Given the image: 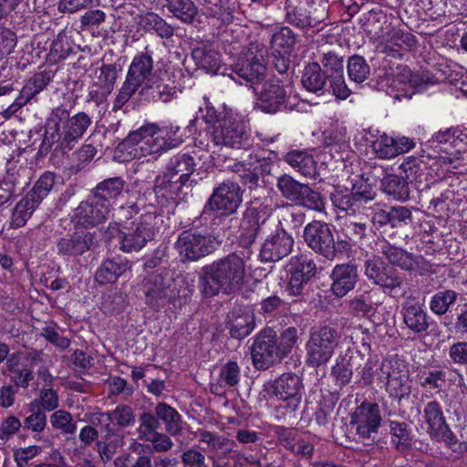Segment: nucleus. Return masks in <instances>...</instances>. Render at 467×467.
<instances>
[{"label": "nucleus", "mask_w": 467, "mask_h": 467, "mask_svg": "<svg viewBox=\"0 0 467 467\" xmlns=\"http://www.w3.org/2000/svg\"><path fill=\"white\" fill-rule=\"evenodd\" d=\"M414 45V36L402 30H393L390 38L388 40V47L398 53L409 51Z\"/></svg>", "instance_id": "680f3d73"}, {"label": "nucleus", "mask_w": 467, "mask_h": 467, "mask_svg": "<svg viewBox=\"0 0 467 467\" xmlns=\"http://www.w3.org/2000/svg\"><path fill=\"white\" fill-rule=\"evenodd\" d=\"M285 161L305 177L316 178L317 175V162L311 155L302 151H293L285 156Z\"/></svg>", "instance_id": "c03bdc74"}, {"label": "nucleus", "mask_w": 467, "mask_h": 467, "mask_svg": "<svg viewBox=\"0 0 467 467\" xmlns=\"http://www.w3.org/2000/svg\"><path fill=\"white\" fill-rule=\"evenodd\" d=\"M401 314L406 327L413 333L422 334L428 330L430 317L419 302L406 301L402 305Z\"/></svg>", "instance_id": "cd10ccee"}, {"label": "nucleus", "mask_w": 467, "mask_h": 467, "mask_svg": "<svg viewBox=\"0 0 467 467\" xmlns=\"http://www.w3.org/2000/svg\"><path fill=\"white\" fill-rule=\"evenodd\" d=\"M363 355L360 351L348 350L345 355H341L337 358L336 364L332 367L331 374L336 379L337 384L345 386L348 384L352 379L353 369H358Z\"/></svg>", "instance_id": "c85d7f7f"}, {"label": "nucleus", "mask_w": 467, "mask_h": 467, "mask_svg": "<svg viewBox=\"0 0 467 467\" xmlns=\"http://www.w3.org/2000/svg\"><path fill=\"white\" fill-rule=\"evenodd\" d=\"M27 170L20 168L9 170L0 182V206L6 203L12 197L18 194L27 184Z\"/></svg>", "instance_id": "7c9ffc66"}, {"label": "nucleus", "mask_w": 467, "mask_h": 467, "mask_svg": "<svg viewBox=\"0 0 467 467\" xmlns=\"http://www.w3.org/2000/svg\"><path fill=\"white\" fill-rule=\"evenodd\" d=\"M139 24L145 31L153 30L161 38H171L174 34L173 27L152 12L141 16Z\"/></svg>", "instance_id": "a18cd8bd"}, {"label": "nucleus", "mask_w": 467, "mask_h": 467, "mask_svg": "<svg viewBox=\"0 0 467 467\" xmlns=\"http://www.w3.org/2000/svg\"><path fill=\"white\" fill-rule=\"evenodd\" d=\"M152 71L153 59L146 47L145 52L133 57L125 82L114 100L112 109L114 111L120 109L145 82L154 77Z\"/></svg>", "instance_id": "1a4fd4ad"}, {"label": "nucleus", "mask_w": 467, "mask_h": 467, "mask_svg": "<svg viewBox=\"0 0 467 467\" xmlns=\"http://www.w3.org/2000/svg\"><path fill=\"white\" fill-rule=\"evenodd\" d=\"M294 202L299 206L317 212L324 211L326 204L325 198L322 194L305 183H303Z\"/></svg>", "instance_id": "de8ad7c7"}, {"label": "nucleus", "mask_w": 467, "mask_h": 467, "mask_svg": "<svg viewBox=\"0 0 467 467\" xmlns=\"http://www.w3.org/2000/svg\"><path fill=\"white\" fill-rule=\"evenodd\" d=\"M265 47L257 42H252L238 55L232 65L234 73L246 83H259L265 77L266 67Z\"/></svg>", "instance_id": "9b49d317"}, {"label": "nucleus", "mask_w": 467, "mask_h": 467, "mask_svg": "<svg viewBox=\"0 0 467 467\" xmlns=\"http://www.w3.org/2000/svg\"><path fill=\"white\" fill-rule=\"evenodd\" d=\"M315 0H286V21L296 27H316L323 20L324 15L312 10Z\"/></svg>", "instance_id": "5701e85b"}, {"label": "nucleus", "mask_w": 467, "mask_h": 467, "mask_svg": "<svg viewBox=\"0 0 467 467\" xmlns=\"http://www.w3.org/2000/svg\"><path fill=\"white\" fill-rule=\"evenodd\" d=\"M374 293L372 290L363 291L361 294L353 296L348 301V308L355 315L367 316L375 312L379 303L373 300Z\"/></svg>", "instance_id": "8fccbe9b"}, {"label": "nucleus", "mask_w": 467, "mask_h": 467, "mask_svg": "<svg viewBox=\"0 0 467 467\" xmlns=\"http://www.w3.org/2000/svg\"><path fill=\"white\" fill-rule=\"evenodd\" d=\"M175 290L171 279L155 275L146 285V303L151 308L159 309L167 303L174 302Z\"/></svg>", "instance_id": "393cba45"}, {"label": "nucleus", "mask_w": 467, "mask_h": 467, "mask_svg": "<svg viewBox=\"0 0 467 467\" xmlns=\"http://www.w3.org/2000/svg\"><path fill=\"white\" fill-rule=\"evenodd\" d=\"M372 149L380 159H391L399 155L395 148V139L386 134L379 136L372 144Z\"/></svg>", "instance_id": "0e129e2a"}, {"label": "nucleus", "mask_w": 467, "mask_h": 467, "mask_svg": "<svg viewBox=\"0 0 467 467\" xmlns=\"http://www.w3.org/2000/svg\"><path fill=\"white\" fill-rule=\"evenodd\" d=\"M253 364L265 370L284 358L277 344L276 333L271 328L262 330L255 337L251 350Z\"/></svg>", "instance_id": "f3484780"}, {"label": "nucleus", "mask_w": 467, "mask_h": 467, "mask_svg": "<svg viewBox=\"0 0 467 467\" xmlns=\"http://www.w3.org/2000/svg\"><path fill=\"white\" fill-rule=\"evenodd\" d=\"M381 189L397 201L405 202L410 196L408 181L395 174H389L381 180Z\"/></svg>", "instance_id": "ea45409f"}, {"label": "nucleus", "mask_w": 467, "mask_h": 467, "mask_svg": "<svg viewBox=\"0 0 467 467\" xmlns=\"http://www.w3.org/2000/svg\"><path fill=\"white\" fill-rule=\"evenodd\" d=\"M196 162L188 153H179L172 156L167 163L166 170L187 182L194 172Z\"/></svg>", "instance_id": "4c0bfd02"}, {"label": "nucleus", "mask_w": 467, "mask_h": 467, "mask_svg": "<svg viewBox=\"0 0 467 467\" xmlns=\"http://www.w3.org/2000/svg\"><path fill=\"white\" fill-rule=\"evenodd\" d=\"M185 182L172 173L166 171L157 176L154 183V192L158 198H162L166 201H176L179 198Z\"/></svg>", "instance_id": "473e14b6"}, {"label": "nucleus", "mask_w": 467, "mask_h": 467, "mask_svg": "<svg viewBox=\"0 0 467 467\" xmlns=\"http://www.w3.org/2000/svg\"><path fill=\"white\" fill-rule=\"evenodd\" d=\"M98 246L95 232L76 230L57 241V249L59 255L77 258L94 250Z\"/></svg>", "instance_id": "aec40b11"}, {"label": "nucleus", "mask_w": 467, "mask_h": 467, "mask_svg": "<svg viewBox=\"0 0 467 467\" xmlns=\"http://www.w3.org/2000/svg\"><path fill=\"white\" fill-rule=\"evenodd\" d=\"M240 378V367L235 361H229L222 367L218 381L211 384V391L216 395H221L224 393L226 389L236 386Z\"/></svg>", "instance_id": "c9c22d12"}, {"label": "nucleus", "mask_w": 467, "mask_h": 467, "mask_svg": "<svg viewBox=\"0 0 467 467\" xmlns=\"http://www.w3.org/2000/svg\"><path fill=\"white\" fill-rule=\"evenodd\" d=\"M101 440L96 443L97 451L104 462L112 460L118 450L125 444L124 432L109 422L101 427Z\"/></svg>", "instance_id": "bb28decb"}, {"label": "nucleus", "mask_w": 467, "mask_h": 467, "mask_svg": "<svg viewBox=\"0 0 467 467\" xmlns=\"http://www.w3.org/2000/svg\"><path fill=\"white\" fill-rule=\"evenodd\" d=\"M381 374L386 379V390L399 400L409 397L410 393V380L406 366L399 360H386L380 367Z\"/></svg>", "instance_id": "6ab92c4d"}, {"label": "nucleus", "mask_w": 467, "mask_h": 467, "mask_svg": "<svg viewBox=\"0 0 467 467\" xmlns=\"http://www.w3.org/2000/svg\"><path fill=\"white\" fill-rule=\"evenodd\" d=\"M405 179L410 182H421L425 177L427 164L420 158L409 156L400 165Z\"/></svg>", "instance_id": "603ef678"}, {"label": "nucleus", "mask_w": 467, "mask_h": 467, "mask_svg": "<svg viewBox=\"0 0 467 467\" xmlns=\"http://www.w3.org/2000/svg\"><path fill=\"white\" fill-rule=\"evenodd\" d=\"M157 216L153 213L141 214L130 223L119 228L118 224H109L106 234L109 238H117L119 249L125 253L139 252L153 238V223Z\"/></svg>", "instance_id": "423d86ee"}, {"label": "nucleus", "mask_w": 467, "mask_h": 467, "mask_svg": "<svg viewBox=\"0 0 467 467\" xmlns=\"http://www.w3.org/2000/svg\"><path fill=\"white\" fill-rule=\"evenodd\" d=\"M303 237L307 246L327 260L337 255L336 241L332 227L322 221H312L305 226Z\"/></svg>", "instance_id": "2eb2a0df"}, {"label": "nucleus", "mask_w": 467, "mask_h": 467, "mask_svg": "<svg viewBox=\"0 0 467 467\" xmlns=\"http://www.w3.org/2000/svg\"><path fill=\"white\" fill-rule=\"evenodd\" d=\"M181 127L171 124L161 128L156 123H146L129 133L122 146L135 159L149 155L160 156L183 142Z\"/></svg>", "instance_id": "20e7f679"}, {"label": "nucleus", "mask_w": 467, "mask_h": 467, "mask_svg": "<svg viewBox=\"0 0 467 467\" xmlns=\"http://www.w3.org/2000/svg\"><path fill=\"white\" fill-rule=\"evenodd\" d=\"M377 245L390 265L379 256H372L364 262V275L373 285H379L392 297L406 294L405 277L392 265L407 272H417L420 275L431 272L432 265L422 255L407 252L386 240L379 242Z\"/></svg>", "instance_id": "f257e3e1"}, {"label": "nucleus", "mask_w": 467, "mask_h": 467, "mask_svg": "<svg viewBox=\"0 0 467 467\" xmlns=\"http://www.w3.org/2000/svg\"><path fill=\"white\" fill-rule=\"evenodd\" d=\"M168 10L182 22L192 23L198 14V9L192 0H165Z\"/></svg>", "instance_id": "09e8293b"}, {"label": "nucleus", "mask_w": 467, "mask_h": 467, "mask_svg": "<svg viewBox=\"0 0 467 467\" xmlns=\"http://www.w3.org/2000/svg\"><path fill=\"white\" fill-rule=\"evenodd\" d=\"M274 394L282 400L283 407L289 412L297 410L302 400V383L300 378L293 373H284L276 379L273 385Z\"/></svg>", "instance_id": "b1692460"}, {"label": "nucleus", "mask_w": 467, "mask_h": 467, "mask_svg": "<svg viewBox=\"0 0 467 467\" xmlns=\"http://www.w3.org/2000/svg\"><path fill=\"white\" fill-rule=\"evenodd\" d=\"M50 424L55 431L64 436L73 435L77 431V422L73 415L65 410H57L50 415Z\"/></svg>", "instance_id": "864d4df0"}, {"label": "nucleus", "mask_w": 467, "mask_h": 467, "mask_svg": "<svg viewBox=\"0 0 467 467\" xmlns=\"http://www.w3.org/2000/svg\"><path fill=\"white\" fill-rule=\"evenodd\" d=\"M216 238L198 229L182 232L175 243L182 262H196L212 254L217 247Z\"/></svg>", "instance_id": "f8f14e48"}, {"label": "nucleus", "mask_w": 467, "mask_h": 467, "mask_svg": "<svg viewBox=\"0 0 467 467\" xmlns=\"http://www.w3.org/2000/svg\"><path fill=\"white\" fill-rule=\"evenodd\" d=\"M244 276V259L236 254H230L202 268L201 289L206 297H212L220 291L231 294L241 288Z\"/></svg>", "instance_id": "39448f33"}, {"label": "nucleus", "mask_w": 467, "mask_h": 467, "mask_svg": "<svg viewBox=\"0 0 467 467\" xmlns=\"http://www.w3.org/2000/svg\"><path fill=\"white\" fill-rule=\"evenodd\" d=\"M255 108L262 112L275 114L288 108V95L280 80L270 78L256 90Z\"/></svg>", "instance_id": "a211bd4d"}, {"label": "nucleus", "mask_w": 467, "mask_h": 467, "mask_svg": "<svg viewBox=\"0 0 467 467\" xmlns=\"http://www.w3.org/2000/svg\"><path fill=\"white\" fill-rule=\"evenodd\" d=\"M379 407L377 403L364 401L356 408L350 417V424L355 427L358 441L363 443L374 442L381 423Z\"/></svg>", "instance_id": "dca6fc26"}, {"label": "nucleus", "mask_w": 467, "mask_h": 467, "mask_svg": "<svg viewBox=\"0 0 467 467\" xmlns=\"http://www.w3.org/2000/svg\"><path fill=\"white\" fill-rule=\"evenodd\" d=\"M53 75L50 71H42L36 73L31 77L23 87L19 99V105L30 101L36 95L41 92L51 81Z\"/></svg>", "instance_id": "a19ab883"}, {"label": "nucleus", "mask_w": 467, "mask_h": 467, "mask_svg": "<svg viewBox=\"0 0 467 467\" xmlns=\"http://www.w3.org/2000/svg\"><path fill=\"white\" fill-rule=\"evenodd\" d=\"M327 79L320 63L312 62L305 67L301 82L307 91L319 95L324 93Z\"/></svg>", "instance_id": "72a5a7b5"}, {"label": "nucleus", "mask_w": 467, "mask_h": 467, "mask_svg": "<svg viewBox=\"0 0 467 467\" xmlns=\"http://www.w3.org/2000/svg\"><path fill=\"white\" fill-rule=\"evenodd\" d=\"M374 196L370 185L363 181L356 182L350 192L337 190L331 194L334 206L348 216L344 223V231L349 240L357 242L366 235L371 211L367 204Z\"/></svg>", "instance_id": "7ed1b4c3"}, {"label": "nucleus", "mask_w": 467, "mask_h": 467, "mask_svg": "<svg viewBox=\"0 0 467 467\" xmlns=\"http://www.w3.org/2000/svg\"><path fill=\"white\" fill-rule=\"evenodd\" d=\"M192 57L199 67L208 72L215 73L220 67V55L211 45L194 47Z\"/></svg>", "instance_id": "58836bf2"}, {"label": "nucleus", "mask_w": 467, "mask_h": 467, "mask_svg": "<svg viewBox=\"0 0 467 467\" xmlns=\"http://www.w3.org/2000/svg\"><path fill=\"white\" fill-rule=\"evenodd\" d=\"M98 416L100 424L109 422L112 423L114 427L118 426L119 429L132 426L136 420L133 409L125 404H119L114 410L100 412Z\"/></svg>", "instance_id": "f704fd0d"}, {"label": "nucleus", "mask_w": 467, "mask_h": 467, "mask_svg": "<svg viewBox=\"0 0 467 467\" xmlns=\"http://www.w3.org/2000/svg\"><path fill=\"white\" fill-rule=\"evenodd\" d=\"M31 414L24 420V428L33 432L40 433L47 426V415L40 409L36 410V404L30 403Z\"/></svg>", "instance_id": "69168bd1"}, {"label": "nucleus", "mask_w": 467, "mask_h": 467, "mask_svg": "<svg viewBox=\"0 0 467 467\" xmlns=\"http://www.w3.org/2000/svg\"><path fill=\"white\" fill-rule=\"evenodd\" d=\"M242 200L238 183L231 181L223 182L213 189V194L203 207L202 214L216 212L221 216L232 215L237 211Z\"/></svg>", "instance_id": "4468645a"}, {"label": "nucleus", "mask_w": 467, "mask_h": 467, "mask_svg": "<svg viewBox=\"0 0 467 467\" xmlns=\"http://www.w3.org/2000/svg\"><path fill=\"white\" fill-rule=\"evenodd\" d=\"M213 140L216 145L236 150H250L254 145L250 129L241 119L226 117L213 132Z\"/></svg>", "instance_id": "ddd939ff"}, {"label": "nucleus", "mask_w": 467, "mask_h": 467, "mask_svg": "<svg viewBox=\"0 0 467 467\" xmlns=\"http://www.w3.org/2000/svg\"><path fill=\"white\" fill-rule=\"evenodd\" d=\"M347 70L349 79L357 84L363 83L370 75L369 65L359 55H353L348 57Z\"/></svg>", "instance_id": "3c124183"}, {"label": "nucleus", "mask_w": 467, "mask_h": 467, "mask_svg": "<svg viewBox=\"0 0 467 467\" xmlns=\"http://www.w3.org/2000/svg\"><path fill=\"white\" fill-rule=\"evenodd\" d=\"M287 267L289 275L304 277L308 281H310L317 274V265L315 261L306 254H299L291 257Z\"/></svg>", "instance_id": "49530a36"}, {"label": "nucleus", "mask_w": 467, "mask_h": 467, "mask_svg": "<svg viewBox=\"0 0 467 467\" xmlns=\"http://www.w3.org/2000/svg\"><path fill=\"white\" fill-rule=\"evenodd\" d=\"M272 48L278 54H291L296 39L293 31L288 27H282L272 36Z\"/></svg>", "instance_id": "bf43d9fd"}, {"label": "nucleus", "mask_w": 467, "mask_h": 467, "mask_svg": "<svg viewBox=\"0 0 467 467\" xmlns=\"http://www.w3.org/2000/svg\"><path fill=\"white\" fill-rule=\"evenodd\" d=\"M329 278L332 294L341 298L355 288L358 281V266L350 263L338 264L332 269Z\"/></svg>", "instance_id": "a878e982"}, {"label": "nucleus", "mask_w": 467, "mask_h": 467, "mask_svg": "<svg viewBox=\"0 0 467 467\" xmlns=\"http://www.w3.org/2000/svg\"><path fill=\"white\" fill-rule=\"evenodd\" d=\"M258 235H266L259 254L262 261L277 262L292 252L294 239L281 227L279 222L270 216L261 215L254 208L247 209L242 223L240 243L247 247Z\"/></svg>", "instance_id": "f03ea898"}, {"label": "nucleus", "mask_w": 467, "mask_h": 467, "mask_svg": "<svg viewBox=\"0 0 467 467\" xmlns=\"http://www.w3.org/2000/svg\"><path fill=\"white\" fill-rule=\"evenodd\" d=\"M254 328V316L249 312L238 313L234 311L229 321L230 335L232 337L242 339Z\"/></svg>", "instance_id": "79ce46f5"}, {"label": "nucleus", "mask_w": 467, "mask_h": 467, "mask_svg": "<svg viewBox=\"0 0 467 467\" xmlns=\"http://www.w3.org/2000/svg\"><path fill=\"white\" fill-rule=\"evenodd\" d=\"M231 170L238 175L241 182L249 190L258 187L260 178L250 161L248 163L242 161L234 162L231 166Z\"/></svg>", "instance_id": "13d9d810"}, {"label": "nucleus", "mask_w": 467, "mask_h": 467, "mask_svg": "<svg viewBox=\"0 0 467 467\" xmlns=\"http://www.w3.org/2000/svg\"><path fill=\"white\" fill-rule=\"evenodd\" d=\"M341 335L330 326L312 328L306 342V363L311 368H319L327 364L339 345Z\"/></svg>", "instance_id": "6e6552de"}, {"label": "nucleus", "mask_w": 467, "mask_h": 467, "mask_svg": "<svg viewBox=\"0 0 467 467\" xmlns=\"http://www.w3.org/2000/svg\"><path fill=\"white\" fill-rule=\"evenodd\" d=\"M303 183L296 181L288 174H283L277 178L276 187L282 196L286 200L294 202Z\"/></svg>", "instance_id": "e2e57ef3"}, {"label": "nucleus", "mask_w": 467, "mask_h": 467, "mask_svg": "<svg viewBox=\"0 0 467 467\" xmlns=\"http://www.w3.org/2000/svg\"><path fill=\"white\" fill-rule=\"evenodd\" d=\"M320 63L326 75L343 73V57L335 50L323 49L320 54Z\"/></svg>", "instance_id": "052dcab7"}, {"label": "nucleus", "mask_w": 467, "mask_h": 467, "mask_svg": "<svg viewBox=\"0 0 467 467\" xmlns=\"http://www.w3.org/2000/svg\"><path fill=\"white\" fill-rule=\"evenodd\" d=\"M56 182V174L45 171L35 182L33 188L15 206L10 225L17 229L24 226L34 212L49 194Z\"/></svg>", "instance_id": "9d476101"}, {"label": "nucleus", "mask_w": 467, "mask_h": 467, "mask_svg": "<svg viewBox=\"0 0 467 467\" xmlns=\"http://www.w3.org/2000/svg\"><path fill=\"white\" fill-rule=\"evenodd\" d=\"M298 339V330L294 327H289L283 330L280 337H277V344L279 350L283 357L287 356L294 347L296 346Z\"/></svg>", "instance_id": "774afa93"}, {"label": "nucleus", "mask_w": 467, "mask_h": 467, "mask_svg": "<svg viewBox=\"0 0 467 467\" xmlns=\"http://www.w3.org/2000/svg\"><path fill=\"white\" fill-rule=\"evenodd\" d=\"M457 297L458 294L453 290L439 291L431 297L430 309L438 316H443L454 305Z\"/></svg>", "instance_id": "6e6d98bb"}, {"label": "nucleus", "mask_w": 467, "mask_h": 467, "mask_svg": "<svg viewBox=\"0 0 467 467\" xmlns=\"http://www.w3.org/2000/svg\"><path fill=\"white\" fill-rule=\"evenodd\" d=\"M176 87L170 86L153 77L144 83L140 95L149 102H170L176 96Z\"/></svg>", "instance_id": "2f4dec72"}, {"label": "nucleus", "mask_w": 467, "mask_h": 467, "mask_svg": "<svg viewBox=\"0 0 467 467\" xmlns=\"http://www.w3.org/2000/svg\"><path fill=\"white\" fill-rule=\"evenodd\" d=\"M389 431L391 441L395 444L397 450L404 451L410 447L411 437L410 430L406 422H400L389 420Z\"/></svg>", "instance_id": "4d7b16f0"}, {"label": "nucleus", "mask_w": 467, "mask_h": 467, "mask_svg": "<svg viewBox=\"0 0 467 467\" xmlns=\"http://www.w3.org/2000/svg\"><path fill=\"white\" fill-rule=\"evenodd\" d=\"M423 420L431 438L448 444L454 442V435L446 423L441 405L437 400L426 403L423 408Z\"/></svg>", "instance_id": "4be33fe9"}, {"label": "nucleus", "mask_w": 467, "mask_h": 467, "mask_svg": "<svg viewBox=\"0 0 467 467\" xmlns=\"http://www.w3.org/2000/svg\"><path fill=\"white\" fill-rule=\"evenodd\" d=\"M109 206V202H105L103 199L93 194L75 209L72 222L84 228L96 226L107 218Z\"/></svg>", "instance_id": "412c9836"}, {"label": "nucleus", "mask_w": 467, "mask_h": 467, "mask_svg": "<svg viewBox=\"0 0 467 467\" xmlns=\"http://www.w3.org/2000/svg\"><path fill=\"white\" fill-rule=\"evenodd\" d=\"M129 270H130V264L128 260L121 258L106 259L97 269L94 278L100 285L114 284L120 275Z\"/></svg>", "instance_id": "c756f323"}, {"label": "nucleus", "mask_w": 467, "mask_h": 467, "mask_svg": "<svg viewBox=\"0 0 467 467\" xmlns=\"http://www.w3.org/2000/svg\"><path fill=\"white\" fill-rule=\"evenodd\" d=\"M157 417L165 424L166 431L171 436L181 435L182 432V420L180 413L165 402L158 403L155 407Z\"/></svg>", "instance_id": "e433bc0d"}, {"label": "nucleus", "mask_w": 467, "mask_h": 467, "mask_svg": "<svg viewBox=\"0 0 467 467\" xmlns=\"http://www.w3.org/2000/svg\"><path fill=\"white\" fill-rule=\"evenodd\" d=\"M99 5V0H59L57 9L60 13L75 14L83 9L92 8Z\"/></svg>", "instance_id": "338daca9"}, {"label": "nucleus", "mask_w": 467, "mask_h": 467, "mask_svg": "<svg viewBox=\"0 0 467 467\" xmlns=\"http://www.w3.org/2000/svg\"><path fill=\"white\" fill-rule=\"evenodd\" d=\"M199 436L200 441L208 444L213 451L219 452L223 457L234 452L236 447V443L234 440L208 431H201Z\"/></svg>", "instance_id": "37998d69"}, {"label": "nucleus", "mask_w": 467, "mask_h": 467, "mask_svg": "<svg viewBox=\"0 0 467 467\" xmlns=\"http://www.w3.org/2000/svg\"><path fill=\"white\" fill-rule=\"evenodd\" d=\"M125 182L120 177L104 180L95 188L94 195L109 202V199L118 197L123 191Z\"/></svg>", "instance_id": "5fc2aeb1"}, {"label": "nucleus", "mask_w": 467, "mask_h": 467, "mask_svg": "<svg viewBox=\"0 0 467 467\" xmlns=\"http://www.w3.org/2000/svg\"><path fill=\"white\" fill-rule=\"evenodd\" d=\"M91 124L90 118L84 112H78L67 119L63 125H57L49 131L46 130L40 150L48 152L53 146L55 150L67 152L71 150Z\"/></svg>", "instance_id": "0eeeda50"}]
</instances>
